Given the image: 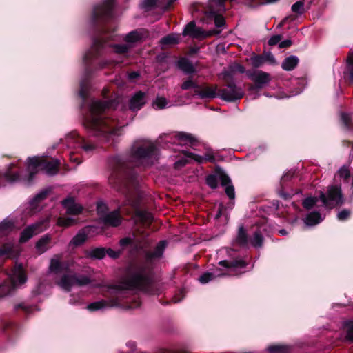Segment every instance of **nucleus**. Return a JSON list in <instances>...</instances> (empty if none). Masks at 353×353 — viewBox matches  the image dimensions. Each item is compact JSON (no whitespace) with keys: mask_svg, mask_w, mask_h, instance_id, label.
Wrapping results in <instances>:
<instances>
[{"mask_svg":"<svg viewBox=\"0 0 353 353\" xmlns=\"http://www.w3.org/2000/svg\"><path fill=\"white\" fill-rule=\"evenodd\" d=\"M149 283V271L142 266L132 267L127 274L117 284L107 285V299L93 302L87 305L90 311L103 310L118 307L123 310L137 308L140 301L137 298L129 299L130 291L144 289Z\"/></svg>","mask_w":353,"mask_h":353,"instance_id":"1","label":"nucleus"},{"mask_svg":"<svg viewBox=\"0 0 353 353\" xmlns=\"http://www.w3.org/2000/svg\"><path fill=\"white\" fill-rule=\"evenodd\" d=\"M43 157H28L26 170L20 173L14 170V165L12 164L6 172H0V185L2 184L3 179L9 183L22 181L26 185H30L37 175L39 174H46L48 176L55 175L59 169V161H48L43 159Z\"/></svg>","mask_w":353,"mask_h":353,"instance_id":"2","label":"nucleus"},{"mask_svg":"<svg viewBox=\"0 0 353 353\" xmlns=\"http://www.w3.org/2000/svg\"><path fill=\"white\" fill-rule=\"evenodd\" d=\"M112 108H114V101H93L90 106L89 114L85 117L87 127L95 131L97 135H117L119 130L116 128L115 121L103 116L106 110Z\"/></svg>","mask_w":353,"mask_h":353,"instance_id":"3","label":"nucleus"},{"mask_svg":"<svg viewBox=\"0 0 353 353\" xmlns=\"http://www.w3.org/2000/svg\"><path fill=\"white\" fill-rule=\"evenodd\" d=\"M344 199L340 185H330L327 188L326 194L321 192L319 197H308L303 201V207L310 210L314 206H323L326 208H333L341 205Z\"/></svg>","mask_w":353,"mask_h":353,"instance_id":"4","label":"nucleus"},{"mask_svg":"<svg viewBox=\"0 0 353 353\" xmlns=\"http://www.w3.org/2000/svg\"><path fill=\"white\" fill-rule=\"evenodd\" d=\"M223 270H216L214 272H205L199 278V281L202 284H205L213 280L216 277L223 276H234L241 274V270L245 268L246 263L242 259H236L234 261L222 260L219 262Z\"/></svg>","mask_w":353,"mask_h":353,"instance_id":"5","label":"nucleus"},{"mask_svg":"<svg viewBox=\"0 0 353 353\" xmlns=\"http://www.w3.org/2000/svg\"><path fill=\"white\" fill-rule=\"evenodd\" d=\"M118 157L119 156H114L112 160L117 163V165L114 168V173L109 179V182L115 189L128 196V194H130V190L126 179L130 173L129 165L126 163L118 162L119 161Z\"/></svg>","mask_w":353,"mask_h":353,"instance_id":"6","label":"nucleus"},{"mask_svg":"<svg viewBox=\"0 0 353 353\" xmlns=\"http://www.w3.org/2000/svg\"><path fill=\"white\" fill-rule=\"evenodd\" d=\"M27 277L21 264H17L8 274V281L0 285V297L8 295L17 286L23 284Z\"/></svg>","mask_w":353,"mask_h":353,"instance_id":"7","label":"nucleus"},{"mask_svg":"<svg viewBox=\"0 0 353 353\" xmlns=\"http://www.w3.org/2000/svg\"><path fill=\"white\" fill-rule=\"evenodd\" d=\"M225 187V192L230 199L234 200L235 198L234 188L229 176L219 168H217L216 174L209 175L206 178L207 184L212 189L218 187V183Z\"/></svg>","mask_w":353,"mask_h":353,"instance_id":"8","label":"nucleus"},{"mask_svg":"<svg viewBox=\"0 0 353 353\" xmlns=\"http://www.w3.org/2000/svg\"><path fill=\"white\" fill-rule=\"evenodd\" d=\"M67 143L70 147L77 148V152L99 153L101 150L95 145L79 137L76 132H72L66 137Z\"/></svg>","mask_w":353,"mask_h":353,"instance_id":"9","label":"nucleus"},{"mask_svg":"<svg viewBox=\"0 0 353 353\" xmlns=\"http://www.w3.org/2000/svg\"><path fill=\"white\" fill-rule=\"evenodd\" d=\"M92 280L88 275L83 274H64L58 285L65 291H70L74 285L84 286L90 284Z\"/></svg>","mask_w":353,"mask_h":353,"instance_id":"10","label":"nucleus"},{"mask_svg":"<svg viewBox=\"0 0 353 353\" xmlns=\"http://www.w3.org/2000/svg\"><path fill=\"white\" fill-rule=\"evenodd\" d=\"M131 150V154H153L157 150V145L150 140L138 139L132 143Z\"/></svg>","mask_w":353,"mask_h":353,"instance_id":"11","label":"nucleus"},{"mask_svg":"<svg viewBox=\"0 0 353 353\" xmlns=\"http://www.w3.org/2000/svg\"><path fill=\"white\" fill-rule=\"evenodd\" d=\"M246 75L255 83V85L250 86V90L262 88L271 81L270 74L262 70H248Z\"/></svg>","mask_w":353,"mask_h":353,"instance_id":"12","label":"nucleus"},{"mask_svg":"<svg viewBox=\"0 0 353 353\" xmlns=\"http://www.w3.org/2000/svg\"><path fill=\"white\" fill-rule=\"evenodd\" d=\"M48 219H43L26 227L21 233L20 241L26 242L33 236L43 232L48 226Z\"/></svg>","mask_w":353,"mask_h":353,"instance_id":"13","label":"nucleus"},{"mask_svg":"<svg viewBox=\"0 0 353 353\" xmlns=\"http://www.w3.org/2000/svg\"><path fill=\"white\" fill-rule=\"evenodd\" d=\"M219 33V32L216 30L203 31L201 28L196 26L194 21L188 23L183 31V36L189 35L195 39H205Z\"/></svg>","mask_w":353,"mask_h":353,"instance_id":"14","label":"nucleus"},{"mask_svg":"<svg viewBox=\"0 0 353 353\" xmlns=\"http://www.w3.org/2000/svg\"><path fill=\"white\" fill-rule=\"evenodd\" d=\"M244 94L241 88L237 87L232 82L227 85V87L219 91L220 97L227 101H234L240 99Z\"/></svg>","mask_w":353,"mask_h":353,"instance_id":"15","label":"nucleus"},{"mask_svg":"<svg viewBox=\"0 0 353 353\" xmlns=\"http://www.w3.org/2000/svg\"><path fill=\"white\" fill-rule=\"evenodd\" d=\"M114 0H105V1L98 5L94 8V15L101 19H107L112 16V12L114 6Z\"/></svg>","mask_w":353,"mask_h":353,"instance_id":"16","label":"nucleus"},{"mask_svg":"<svg viewBox=\"0 0 353 353\" xmlns=\"http://www.w3.org/2000/svg\"><path fill=\"white\" fill-rule=\"evenodd\" d=\"M61 203L68 214L78 215L82 212V206L79 203H77L72 197H68L62 201Z\"/></svg>","mask_w":353,"mask_h":353,"instance_id":"17","label":"nucleus"},{"mask_svg":"<svg viewBox=\"0 0 353 353\" xmlns=\"http://www.w3.org/2000/svg\"><path fill=\"white\" fill-rule=\"evenodd\" d=\"M92 226H87L80 230L77 234L70 241L69 245L77 247L81 245L85 242L88 239V234L92 231Z\"/></svg>","mask_w":353,"mask_h":353,"instance_id":"18","label":"nucleus"},{"mask_svg":"<svg viewBox=\"0 0 353 353\" xmlns=\"http://www.w3.org/2000/svg\"><path fill=\"white\" fill-rule=\"evenodd\" d=\"M61 260V255H54L50 260L48 272L59 274L63 270H67L70 265L69 263H62Z\"/></svg>","mask_w":353,"mask_h":353,"instance_id":"19","label":"nucleus"},{"mask_svg":"<svg viewBox=\"0 0 353 353\" xmlns=\"http://www.w3.org/2000/svg\"><path fill=\"white\" fill-rule=\"evenodd\" d=\"M216 86H199L198 85L197 89L194 90L196 95H198L201 99H213L216 96H219V93L217 94Z\"/></svg>","mask_w":353,"mask_h":353,"instance_id":"20","label":"nucleus"},{"mask_svg":"<svg viewBox=\"0 0 353 353\" xmlns=\"http://www.w3.org/2000/svg\"><path fill=\"white\" fill-rule=\"evenodd\" d=\"M146 103V94L143 92H136L130 99L129 107L133 111L140 110Z\"/></svg>","mask_w":353,"mask_h":353,"instance_id":"21","label":"nucleus"},{"mask_svg":"<svg viewBox=\"0 0 353 353\" xmlns=\"http://www.w3.org/2000/svg\"><path fill=\"white\" fill-rule=\"evenodd\" d=\"M101 221L112 227H117L121 223V217L118 210L107 213L101 217Z\"/></svg>","mask_w":353,"mask_h":353,"instance_id":"22","label":"nucleus"},{"mask_svg":"<svg viewBox=\"0 0 353 353\" xmlns=\"http://www.w3.org/2000/svg\"><path fill=\"white\" fill-rule=\"evenodd\" d=\"M171 138H174V142L179 145H193L196 141L195 137L191 134L183 132H176Z\"/></svg>","mask_w":353,"mask_h":353,"instance_id":"23","label":"nucleus"},{"mask_svg":"<svg viewBox=\"0 0 353 353\" xmlns=\"http://www.w3.org/2000/svg\"><path fill=\"white\" fill-rule=\"evenodd\" d=\"M225 0H209L205 14L221 13L225 10L224 1Z\"/></svg>","mask_w":353,"mask_h":353,"instance_id":"24","label":"nucleus"},{"mask_svg":"<svg viewBox=\"0 0 353 353\" xmlns=\"http://www.w3.org/2000/svg\"><path fill=\"white\" fill-rule=\"evenodd\" d=\"M48 194V190H41L30 201L28 208L31 214L39 210V203L46 198Z\"/></svg>","mask_w":353,"mask_h":353,"instance_id":"25","label":"nucleus"},{"mask_svg":"<svg viewBox=\"0 0 353 353\" xmlns=\"http://www.w3.org/2000/svg\"><path fill=\"white\" fill-rule=\"evenodd\" d=\"M233 245L243 248L249 247L250 239L248 238L243 226L239 227L237 235L233 241Z\"/></svg>","mask_w":353,"mask_h":353,"instance_id":"26","label":"nucleus"},{"mask_svg":"<svg viewBox=\"0 0 353 353\" xmlns=\"http://www.w3.org/2000/svg\"><path fill=\"white\" fill-rule=\"evenodd\" d=\"M51 240L52 238L49 234H45L39 239L35 245L37 252L41 254L48 250L51 248Z\"/></svg>","mask_w":353,"mask_h":353,"instance_id":"27","label":"nucleus"},{"mask_svg":"<svg viewBox=\"0 0 353 353\" xmlns=\"http://www.w3.org/2000/svg\"><path fill=\"white\" fill-rule=\"evenodd\" d=\"M194 156H184L180 160L176 161L174 163V167L176 169H180L181 168L185 165L190 159H192ZM196 158L195 161L198 162H203V161H211L213 159L214 156H194Z\"/></svg>","mask_w":353,"mask_h":353,"instance_id":"28","label":"nucleus"},{"mask_svg":"<svg viewBox=\"0 0 353 353\" xmlns=\"http://www.w3.org/2000/svg\"><path fill=\"white\" fill-rule=\"evenodd\" d=\"M167 242L165 241H160L154 248V250L147 253L146 257L148 260H153L159 259L162 256L164 250L166 247Z\"/></svg>","mask_w":353,"mask_h":353,"instance_id":"29","label":"nucleus"},{"mask_svg":"<svg viewBox=\"0 0 353 353\" xmlns=\"http://www.w3.org/2000/svg\"><path fill=\"white\" fill-rule=\"evenodd\" d=\"M246 72L247 71L242 65L237 63H234L229 66L228 70H225L223 71L221 75L224 79H226L228 78H231L233 73H246Z\"/></svg>","mask_w":353,"mask_h":353,"instance_id":"30","label":"nucleus"},{"mask_svg":"<svg viewBox=\"0 0 353 353\" xmlns=\"http://www.w3.org/2000/svg\"><path fill=\"white\" fill-rule=\"evenodd\" d=\"M341 338L344 341H353V321H347L344 323Z\"/></svg>","mask_w":353,"mask_h":353,"instance_id":"31","label":"nucleus"},{"mask_svg":"<svg viewBox=\"0 0 353 353\" xmlns=\"http://www.w3.org/2000/svg\"><path fill=\"white\" fill-rule=\"evenodd\" d=\"M324 219L319 212H312L308 214L304 219V223L309 226L315 225L321 222Z\"/></svg>","mask_w":353,"mask_h":353,"instance_id":"32","label":"nucleus"},{"mask_svg":"<svg viewBox=\"0 0 353 353\" xmlns=\"http://www.w3.org/2000/svg\"><path fill=\"white\" fill-rule=\"evenodd\" d=\"M299 63V59L296 56H290L282 62L281 67L284 70L290 71L295 68Z\"/></svg>","mask_w":353,"mask_h":353,"instance_id":"33","label":"nucleus"},{"mask_svg":"<svg viewBox=\"0 0 353 353\" xmlns=\"http://www.w3.org/2000/svg\"><path fill=\"white\" fill-rule=\"evenodd\" d=\"M14 223L9 218L5 219L0 223V235H7L14 230Z\"/></svg>","mask_w":353,"mask_h":353,"instance_id":"34","label":"nucleus"},{"mask_svg":"<svg viewBox=\"0 0 353 353\" xmlns=\"http://www.w3.org/2000/svg\"><path fill=\"white\" fill-rule=\"evenodd\" d=\"M180 40V35L177 34H170L163 37L160 43L161 45H172L178 43Z\"/></svg>","mask_w":353,"mask_h":353,"instance_id":"35","label":"nucleus"},{"mask_svg":"<svg viewBox=\"0 0 353 353\" xmlns=\"http://www.w3.org/2000/svg\"><path fill=\"white\" fill-rule=\"evenodd\" d=\"M178 66L185 73L190 74L194 72V68L193 65L185 59H180L178 61Z\"/></svg>","mask_w":353,"mask_h":353,"instance_id":"36","label":"nucleus"},{"mask_svg":"<svg viewBox=\"0 0 353 353\" xmlns=\"http://www.w3.org/2000/svg\"><path fill=\"white\" fill-rule=\"evenodd\" d=\"M77 221L74 218L60 216L57 219V224L59 226L68 228V227H70L72 225L77 224Z\"/></svg>","mask_w":353,"mask_h":353,"instance_id":"37","label":"nucleus"},{"mask_svg":"<svg viewBox=\"0 0 353 353\" xmlns=\"http://www.w3.org/2000/svg\"><path fill=\"white\" fill-rule=\"evenodd\" d=\"M263 238L259 231L254 232L253 237L250 239V245L254 248H261L263 245Z\"/></svg>","mask_w":353,"mask_h":353,"instance_id":"38","label":"nucleus"},{"mask_svg":"<svg viewBox=\"0 0 353 353\" xmlns=\"http://www.w3.org/2000/svg\"><path fill=\"white\" fill-rule=\"evenodd\" d=\"M88 256L92 259H101L105 256V249L97 248L88 252Z\"/></svg>","mask_w":353,"mask_h":353,"instance_id":"39","label":"nucleus"},{"mask_svg":"<svg viewBox=\"0 0 353 353\" xmlns=\"http://www.w3.org/2000/svg\"><path fill=\"white\" fill-rule=\"evenodd\" d=\"M205 16L208 19H213L215 26L218 28L223 27L225 24V19L223 17V16L221 14V13L209 14H205Z\"/></svg>","mask_w":353,"mask_h":353,"instance_id":"40","label":"nucleus"},{"mask_svg":"<svg viewBox=\"0 0 353 353\" xmlns=\"http://www.w3.org/2000/svg\"><path fill=\"white\" fill-rule=\"evenodd\" d=\"M268 353H288L289 347L285 345H270L266 349Z\"/></svg>","mask_w":353,"mask_h":353,"instance_id":"41","label":"nucleus"},{"mask_svg":"<svg viewBox=\"0 0 353 353\" xmlns=\"http://www.w3.org/2000/svg\"><path fill=\"white\" fill-rule=\"evenodd\" d=\"M142 34L140 32L137 30L132 31L125 36V41L128 43H134L140 40Z\"/></svg>","mask_w":353,"mask_h":353,"instance_id":"42","label":"nucleus"},{"mask_svg":"<svg viewBox=\"0 0 353 353\" xmlns=\"http://www.w3.org/2000/svg\"><path fill=\"white\" fill-rule=\"evenodd\" d=\"M304 1L300 0L294 3L291 8V10L293 12L297 14H302L304 12Z\"/></svg>","mask_w":353,"mask_h":353,"instance_id":"43","label":"nucleus"},{"mask_svg":"<svg viewBox=\"0 0 353 353\" xmlns=\"http://www.w3.org/2000/svg\"><path fill=\"white\" fill-rule=\"evenodd\" d=\"M168 102L164 97H157L153 102V106L155 109L161 110L167 107Z\"/></svg>","mask_w":353,"mask_h":353,"instance_id":"44","label":"nucleus"},{"mask_svg":"<svg viewBox=\"0 0 353 353\" xmlns=\"http://www.w3.org/2000/svg\"><path fill=\"white\" fill-rule=\"evenodd\" d=\"M339 176L340 178L347 179L350 176V171L347 166L343 165L342 166L338 171L335 177Z\"/></svg>","mask_w":353,"mask_h":353,"instance_id":"45","label":"nucleus"},{"mask_svg":"<svg viewBox=\"0 0 353 353\" xmlns=\"http://www.w3.org/2000/svg\"><path fill=\"white\" fill-rule=\"evenodd\" d=\"M130 47L129 44L115 45L114 50L116 53L121 54L126 53Z\"/></svg>","mask_w":353,"mask_h":353,"instance_id":"46","label":"nucleus"},{"mask_svg":"<svg viewBox=\"0 0 353 353\" xmlns=\"http://www.w3.org/2000/svg\"><path fill=\"white\" fill-rule=\"evenodd\" d=\"M182 90H188L190 88H194V90L197 89L198 85L194 82L192 79H188L187 81H184L181 86Z\"/></svg>","mask_w":353,"mask_h":353,"instance_id":"47","label":"nucleus"},{"mask_svg":"<svg viewBox=\"0 0 353 353\" xmlns=\"http://www.w3.org/2000/svg\"><path fill=\"white\" fill-rule=\"evenodd\" d=\"M351 212L349 210L344 209L339 212L337 214V219L339 221H345L350 216Z\"/></svg>","mask_w":353,"mask_h":353,"instance_id":"48","label":"nucleus"},{"mask_svg":"<svg viewBox=\"0 0 353 353\" xmlns=\"http://www.w3.org/2000/svg\"><path fill=\"white\" fill-rule=\"evenodd\" d=\"M121 254V250H114L111 248L105 250V254L108 255L112 259H117Z\"/></svg>","mask_w":353,"mask_h":353,"instance_id":"49","label":"nucleus"},{"mask_svg":"<svg viewBox=\"0 0 353 353\" xmlns=\"http://www.w3.org/2000/svg\"><path fill=\"white\" fill-rule=\"evenodd\" d=\"M157 0H143L141 2V6L145 9H150L153 6H156Z\"/></svg>","mask_w":353,"mask_h":353,"instance_id":"50","label":"nucleus"},{"mask_svg":"<svg viewBox=\"0 0 353 353\" xmlns=\"http://www.w3.org/2000/svg\"><path fill=\"white\" fill-rule=\"evenodd\" d=\"M252 63L254 67L258 68L263 63V58L260 56H254L251 59Z\"/></svg>","mask_w":353,"mask_h":353,"instance_id":"51","label":"nucleus"},{"mask_svg":"<svg viewBox=\"0 0 353 353\" xmlns=\"http://www.w3.org/2000/svg\"><path fill=\"white\" fill-rule=\"evenodd\" d=\"M107 210V206L103 203H98L97 206V210L98 214L100 215V218L105 214V211Z\"/></svg>","mask_w":353,"mask_h":353,"instance_id":"52","label":"nucleus"},{"mask_svg":"<svg viewBox=\"0 0 353 353\" xmlns=\"http://www.w3.org/2000/svg\"><path fill=\"white\" fill-rule=\"evenodd\" d=\"M133 158V161H136V163H143L144 162H146L149 160L150 157L151 156H130Z\"/></svg>","mask_w":353,"mask_h":353,"instance_id":"53","label":"nucleus"},{"mask_svg":"<svg viewBox=\"0 0 353 353\" xmlns=\"http://www.w3.org/2000/svg\"><path fill=\"white\" fill-rule=\"evenodd\" d=\"M71 305H78L81 303V296L79 294H71L69 300Z\"/></svg>","mask_w":353,"mask_h":353,"instance_id":"54","label":"nucleus"},{"mask_svg":"<svg viewBox=\"0 0 353 353\" xmlns=\"http://www.w3.org/2000/svg\"><path fill=\"white\" fill-rule=\"evenodd\" d=\"M348 68L350 71L351 80L353 81V54L349 55L347 58Z\"/></svg>","mask_w":353,"mask_h":353,"instance_id":"55","label":"nucleus"},{"mask_svg":"<svg viewBox=\"0 0 353 353\" xmlns=\"http://www.w3.org/2000/svg\"><path fill=\"white\" fill-rule=\"evenodd\" d=\"M133 239L130 237H125L120 240L119 245L122 248H125L126 246L132 244Z\"/></svg>","mask_w":353,"mask_h":353,"instance_id":"56","label":"nucleus"},{"mask_svg":"<svg viewBox=\"0 0 353 353\" xmlns=\"http://www.w3.org/2000/svg\"><path fill=\"white\" fill-rule=\"evenodd\" d=\"M136 215L142 220H149L151 218V214L143 211H137Z\"/></svg>","mask_w":353,"mask_h":353,"instance_id":"57","label":"nucleus"},{"mask_svg":"<svg viewBox=\"0 0 353 353\" xmlns=\"http://www.w3.org/2000/svg\"><path fill=\"white\" fill-rule=\"evenodd\" d=\"M281 39V37L280 35H274L272 37L269 41L268 43L270 46H274L277 44Z\"/></svg>","mask_w":353,"mask_h":353,"instance_id":"58","label":"nucleus"},{"mask_svg":"<svg viewBox=\"0 0 353 353\" xmlns=\"http://www.w3.org/2000/svg\"><path fill=\"white\" fill-rule=\"evenodd\" d=\"M81 89L79 90V95L81 98L85 99L86 97V86L83 81L80 83Z\"/></svg>","mask_w":353,"mask_h":353,"instance_id":"59","label":"nucleus"},{"mask_svg":"<svg viewBox=\"0 0 353 353\" xmlns=\"http://www.w3.org/2000/svg\"><path fill=\"white\" fill-rule=\"evenodd\" d=\"M341 118V121L344 123V125L346 127H348L349 123L350 121V115L347 114H345V113H342Z\"/></svg>","mask_w":353,"mask_h":353,"instance_id":"60","label":"nucleus"},{"mask_svg":"<svg viewBox=\"0 0 353 353\" xmlns=\"http://www.w3.org/2000/svg\"><path fill=\"white\" fill-rule=\"evenodd\" d=\"M12 246L10 245H8V246H5L3 247L1 250H0V255H8V256H10V252L12 251Z\"/></svg>","mask_w":353,"mask_h":353,"instance_id":"61","label":"nucleus"},{"mask_svg":"<svg viewBox=\"0 0 353 353\" xmlns=\"http://www.w3.org/2000/svg\"><path fill=\"white\" fill-rule=\"evenodd\" d=\"M293 174H294V173L290 171L285 172L281 178V183H283L285 181L291 179L293 176Z\"/></svg>","mask_w":353,"mask_h":353,"instance_id":"62","label":"nucleus"},{"mask_svg":"<svg viewBox=\"0 0 353 353\" xmlns=\"http://www.w3.org/2000/svg\"><path fill=\"white\" fill-rule=\"evenodd\" d=\"M291 45H292V41L287 39V40L281 41L279 43V48H288V47H290Z\"/></svg>","mask_w":353,"mask_h":353,"instance_id":"63","label":"nucleus"},{"mask_svg":"<svg viewBox=\"0 0 353 353\" xmlns=\"http://www.w3.org/2000/svg\"><path fill=\"white\" fill-rule=\"evenodd\" d=\"M139 77V74L137 72H132L128 74V78L130 80H134Z\"/></svg>","mask_w":353,"mask_h":353,"instance_id":"64","label":"nucleus"}]
</instances>
